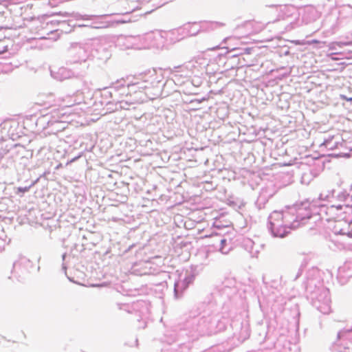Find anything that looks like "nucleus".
<instances>
[{
    "instance_id": "nucleus-1",
    "label": "nucleus",
    "mask_w": 352,
    "mask_h": 352,
    "mask_svg": "<svg viewBox=\"0 0 352 352\" xmlns=\"http://www.w3.org/2000/svg\"><path fill=\"white\" fill-rule=\"evenodd\" d=\"M74 96L78 98V100H74V103H72L69 107L74 106V105H79L83 103H85V95L84 93L81 91H77L74 94Z\"/></svg>"
},
{
    "instance_id": "nucleus-2",
    "label": "nucleus",
    "mask_w": 352,
    "mask_h": 352,
    "mask_svg": "<svg viewBox=\"0 0 352 352\" xmlns=\"http://www.w3.org/2000/svg\"><path fill=\"white\" fill-rule=\"evenodd\" d=\"M151 72H148L147 73L141 74L140 76H141V80H142L145 82H150V80L146 78V76L149 75Z\"/></svg>"
},
{
    "instance_id": "nucleus-3",
    "label": "nucleus",
    "mask_w": 352,
    "mask_h": 352,
    "mask_svg": "<svg viewBox=\"0 0 352 352\" xmlns=\"http://www.w3.org/2000/svg\"><path fill=\"white\" fill-rule=\"evenodd\" d=\"M335 229H336V230H335V232H337V233H339V234H346V232H344L342 230H338L336 229V226L335 227Z\"/></svg>"
},
{
    "instance_id": "nucleus-4",
    "label": "nucleus",
    "mask_w": 352,
    "mask_h": 352,
    "mask_svg": "<svg viewBox=\"0 0 352 352\" xmlns=\"http://www.w3.org/2000/svg\"><path fill=\"white\" fill-rule=\"evenodd\" d=\"M336 45H338L339 47H342V45H350V43H341V42L336 43Z\"/></svg>"
},
{
    "instance_id": "nucleus-5",
    "label": "nucleus",
    "mask_w": 352,
    "mask_h": 352,
    "mask_svg": "<svg viewBox=\"0 0 352 352\" xmlns=\"http://www.w3.org/2000/svg\"><path fill=\"white\" fill-rule=\"evenodd\" d=\"M319 41L317 40H313L311 41H309V43H318Z\"/></svg>"
},
{
    "instance_id": "nucleus-6",
    "label": "nucleus",
    "mask_w": 352,
    "mask_h": 352,
    "mask_svg": "<svg viewBox=\"0 0 352 352\" xmlns=\"http://www.w3.org/2000/svg\"><path fill=\"white\" fill-rule=\"evenodd\" d=\"M226 239H221V243L222 244H224V243H226Z\"/></svg>"
},
{
    "instance_id": "nucleus-7",
    "label": "nucleus",
    "mask_w": 352,
    "mask_h": 352,
    "mask_svg": "<svg viewBox=\"0 0 352 352\" xmlns=\"http://www.w3.org/2000/svg\"><path fill=\"white\" fill-rule=\"evenodd\" d=\"M137 83H134V85H136ZM131 85H133V84H129L128 87H130Z\"/></svg>"
},
{
    "instance_id": "nucleus-8",
    "label": "nucleus",
    "mask_w": 352,
    "mask_h": 352,
    "mask_svg": "<svg viewBox=\"0 0 352 352\" xmlns=\"http://www.w3.org/2000/svg\"><path fill=\"white\" fill-rule=\"evenodd\" d=\"M27 189H21V191H25Z\"/></svg>"
},
{
    "instance_id": "nucleus-9",
    "label": "nucleus",
    "mask_w": 352,
    "mask_h": 352,
    "mask_svg": "<svg viewBox=\"0 0 352 352\" xmlns=\"http://www.w3.org/2000/svg\"><path fill=\"white\" fill-rule=\"evenodd\" d=\"M27 189H21V191H25Z\"/></svg>"
},
{
    "instance_id": "nucleus-10",
    "label": "nucleus",
    "mask_w": 352,
    "mask_h": 352,
    "mask_svg": "<svg viewBox=\"0 0 352 352\" xmlns=\"http://www.w3.org/2000/svg\"><path fill=\"white\" fill-rule=\"evenodd\" d=\"M280 237H283V236H284V235H283V234H280Z\"/></svg>"
}]
</instances>
